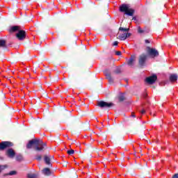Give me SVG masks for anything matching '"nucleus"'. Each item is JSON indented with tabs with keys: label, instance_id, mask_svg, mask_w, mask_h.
<instances>
[{
	"label": "nucleus",
	"instance_id": "39448f33",
	"mask_svg": "<svg viewBox=\"0 0 178 178\" xmlns=\"http://www.w3.org/2000/svg\"><path fill=\"white\" fill-rule=\"evenodd\" d=\"M13 147V143L9 141H3L0 143V151H3L6 148H10Z\"/></svg>",
	"mask_w": 178,
	"mask_h": 178
},
{
	"label": "nucleus",
	"instance_id": "a878e982",
	"mask_svg": "<svg viewBox=\"0 0 178 178\" xmlns=\"http://www.w3.org/2000/svg\"><path fill=\"white\" fill-rule=\"evenodd\" d=\"M71 177L77 178L79 177V176L77 175V173L74 171L71 173Z\"/></svg>",
	"mask_w": 178,
	"mask_h": 178
},
{
	"label": "nucleus",
	"instance_id": "49530a36",
	"mask_svg": "<svg viewBox=\"0 0 178 178\" xmlns=\"http://www.w3.org/2000/svg\"><path fill=\"white\" fill-rule=\"evenodd\" d=\"M87 126H88V129H89L90 127L88 126V124H87Z\"/></svg>",
	"mask_w": 178,
	"mask_h": 178
},
{
	"label": "nucleus",
	"instance_id": "4be33fe9",
	"mask_svg": "<svg viewBox=\"0 0 178 178\" xmlns=\"http://www.w3.org/2000/svg\"><path fill=\"white\" fill-rule=\"evenodd\" d=\"M114 73H115V74H120V73H122V70H120V67L116 68V70L114 71Z\"/></svg>",
	"mask_w": 178,
	"mask_h": 178
},
{
	"label": "nucleus",
	"instance_id": "de8ad7c7",
	"mask_svg": "<svg viewBox=\"0 0 178 178\" xmlns=\"http://www.w3.org/2000/svg\"><path fill=\"white\" fill-rule=\"evenodd\" d=\"M153 88L155 89V86H153Z\"/></svg>",
	"mask_w": 178,
	"mask_h": 178
},
{
	"label": "nucleus",
	"instance_id": "58836bf2",
	"mask_svg": "<svg viewBox=\"0 0 178 178\" xmlns=\"http://www.w3.org/2000/svg\"><path fill=\"white\" fill-rule=\"evenodd\" d=\"M58 80H59V76H56V79L54 80V81H58Z\"/></svg>",
	"mask_w": 178,
	"mask_h": 178
},
{
	"label": "nucleus",
	"instance_id": "9b49d317",
	"mask_svg": "<svg viewBox=\"0 0 178 178\" xmlns=\"http://www.w3.org/2000/svg\"><path fill=\"white\" fill-rule=\"evenodd\" d=\"M134 62H136V56H131L130 58L127 60V64L130 67H133L134 66Z\"/></svg>",
	"mask_w": 178,
	"mask_h": 178
},
{
	"label": "nucleus",
	"instance_id": "72a5a7b5",
	"mask_svg": "<svg viewBox=\"0 0 178 178\" xmlns=\"http://www.w3.org/2000/svg\"><path fill=\"white\" fill-rule=\"evenodd\" d=\"M172 178H178V173L175 174Z\"/></svg>",
	"mask_w": 178,
	"mask_h": 178
},
{
	"label": "nucleus",
	"instance_id": "4468645a",
	"mask_svg": "<svg viewBox=\"0 0 178 178\" xmlns=\"http://www.w3.org/2000/svg\"><path fill=\"white\" fill-rule=\"evenodd\" d=\"M178 75L177 74H171L169 76V80L171 83H176L177 81Z\"/></svg>",
	"mask_w": 178,
	"mask_h": 178
},
{
	"label": "nucleus",
	"instance_id": "79ce46f5",
	"mask_svg": "<svg viewBox=\"0 0 178 178\" xmlns=\"http://www.w3.org/2000/svg\"><path fill=\"white\" fill-rule=\"evenodd\" d=\"M132 20H137V18H136V17H134L132 18Z\"/></svg>",
	"mask_w": 178,
	"mask_h": 178
},
{
	"label": "nucleus",
	"instance_id": "bb28decb",
	"mask_svg": "<svg viewBox=\"0 0 178 178\" xmlns=\"http://www.w3.org/2000/svg\"><path fill=\"white\" fill-rule=\"evenodd\" d=\"M35 159L36 161H41V159H42V156H41V154H38L35 156Z\"/></svg>",
	"mask_w": 178,
	"mask_h": 178
},
{
	"label": "nucleus",
	"instance_id": "473e14b6",
	"mask_svg": "<svg viewBox=\"0 0 178 178\" xmlns=\"http://www.w3.org/2000/svg\"><path fill=\"white\" fill-rule=\"evenodd\" d=\"M119 44V42H118V41H115L114 42H113V45H114V46H118V44Z\"/></svg>",
	"mask_w": 178,
	"mask_h": 178
},
{
	"label": "nucleus",
	"instance_id": "0eeeda50",
	"mask_svg": "<svg viewBox=\"0 0 178 178\" xmlns=\"http://www.w3.org/2000/svg\"><path fill=\"white\" fill-rule=\"evenodd\" d=\"M155 81H156V74H154L153 76L147 77L145 79V82L149 85L154 84V83H155Z\"/></svg>",
	"mask_w": 178,
	"mask_h": 178
},
{
	"label": "nucleus",
	"instance_id": "e433bc0d",
	"mask_svg": "<svg viewBox=\"0 0 178 178\" xmlns=\"http://www.w3.org/2000/svg\"><path fill=\"white\" fill-rule=\"evenodd\" d=\"M145 44H149L151 42L149 40H145Z\"/></svg>",
	"mask_w": 178,
	"mask_h": 178
},
{
	"label": "nucleus",
	"instance_id": "c03bdc74",
	"mask_svg": "<svg viewBox=\"0 0 178 178\" xmlns=\"http://www.w3.org/2000/svg\"><path fill=\"white\" fill-rule=\"evenodd\" d=\"M99 130L100 131H102V129H101V128H99Z\"/></svg>",
	"mask_w": 178,
	"mask_h": 178
},
{
	"label": "nucleus",
	"instance_id": "7c9ffc66",
	"mask_svg": "<svg viewBox=\"0 0 178 178\" xmlns=\"http://www.w3.org/2000/svg\"><path fill=\"white\" fill-rule=\"evenodd\" d=\"M115 55H117V56H120V55H122V51H115Z\"/></svg>",
	"mask_w": 178,
	"mask_h": 178
},
{
	"label": "nucleus",
	"instance_id": "dca6fc26",
	"mask_svg": "<svg viewBox=\"0 0 178 178\" xmlns=\"http://www.w3.org/2000/svg\"><path fill=\"white\" fill-rule=\"evenodd\" d=\"M42 173L44 175V176H51L52 175V172H51V169L49 168H45L42 170Z\"/></svg>",
	"mask_w": 178,
	"mask_h": 178
},
{
	"label": "nucleus",
	"instance_id": "8fccbe9b",
	"mask_svg": "<svg viewBox=\"0 0 178 178\" xmlns=\"http://www.w3.org/2000/svg\"><path fill=\"white\" fill-rule=\"evenodd\" d=\"M123 156H124V154H122Z\"/></svg>",
	"mask_w": 178,
	"mask_h": 178
},
{
	"label": "nucleus",
	"instance_id": "09e8293b",
	"mask_svg": "<svg viewBox=\"0 0 178 178\" xmlns=\"http://www.w3.org/2000/svg\"><path fill=\"white\" fill-rule=\"evenodd\" d=\"M153 116H155V114H153Z\"/></svg>",
	"mask_w": 178,
	"mask_h": 178
},
{
	"label": "nucleus",
	"instance_id": "37998d69",
	"mask_svg": "<svg viewBox=\"0 0 178 178\" xmlns=\"http://www.w3.org/2000/svg\"><path fill=\"white\" fill-rule=\"evenodd\" d=\"M49 158H51V159H54V156H49Z\"/></svg>",
	"mask_w": 178,
	"mask_h": 178
},
{
	"label": "nucleus",
	"instance_id": "9d476101",
	"mask_svg": "<svg viewBox=\"0 0 178 178\" xmlns=\"http://www.w3.org/2000/svg\"><path fill=\"white\" fill-rule=\"evenodd\" d=\"M131 33H122V34L119 35L118 38L119 40H120L121 41H124L125 40L129 38V37H131Z\"/></svg>",
	"mask_w": 178,
	"mask_h": 178
},
{
	"label": "nucleus",
	"instance_id": "c85d7f7f",
	"mask_svg": "<svg viewBox=\"0 0 178 178\" xmlns=\"http://www.w3.org/2000/svg\"><path fill=\"white\" fill-rule=\"evenodd\" d=\"M138 32L140 33V34H143V33H144V31L143 29H141L140 27H138Z\"/></svg>",
	"mask_w": 178,
	"mask_h": 178
},
{
	"label": "nucleus",
	"instance_id": "f3484780",
	"mask_svg": "<svg viewBox=\"0 0 178 178\" xmlns=\"http://www.w3.org/2000/svg\"><path fill=\"white\" fill-rule=\"evenodd\" d=\"M44 159L46 165H48L49 166L51 165V157H49V156L44 155Z\"/></svg>",
	"mask_w": 178,
	"mask_h": 178
},
{
	"label": "nucleus",
	"instance_id": "412c9836",
	"mask_svg": "<svg viewBox=\"0 0 178 178\" xmlns=\"http://www.w3.org/2000/svg\"><path fill=\"white\" fill-rule=\"evenodd\" d=\"M16 161H18L19 162H20L21 161H23V156L22 154H18L16 156Z\"/></svg>",
	"mask_w": 178,
	"mask_h": 178
},
{
	"label": "nucleus",
	"instance_id": "7ed1b4c3",
	"mask_svg": "<svg viewBox=\"0 0 178 178\" xmlns=\"http://www.w3.org/2000/svg\"><path fill=\"white\" fill-rule=\"evenodd\" d=\"M147 59H148L147 54H142L139 56L138 65H139L140 67H144V66H145V63H146Z\"/></svg>",
	"mask_w": 178,
	"mask_h": 178
},
{
	"label": "nucleus",
	"instance_id": "a18cd8bd",
	"mask_svg": "<svg viewBox=\"0 0 178 178\" xmlns=\"http://www.w3.org/2000/svg\"><path fill=\"white\" fill-rule=\"evenodd\" d=\"M44 95H45V97H47V95L46 93H44Z\"/></svg>",
	"mask_w": 178,
	"mask_h": 178
},
{
	"label": "nucleus",
	"instance_id": "393cba45",
	"mask_svg": "<svg viewBox=\"0 0 178 178\" xmlns=\"http://www.w3.org/2000/svg\"><path fill=\"white\" fill-rule=\"evenodd\" d=\"M6 168H8L7 165H0V173H1V172H2V170H5V169H6Z\"/></svg>",
	"mask_w": 178,
	"mask_h": 178
},
{
	"label": "nucleus",
	"instance_id": "a19ab883",
	"mask_svg": "<svg viewBox=\"0 0 178 178\" xmlns=\"http://www.w3.org/2000/svg\"><path fill=\"white\" fill-rule=\"evenodd\" d=\"M131 116L132 118H136V115L134 114V113H131Z\"/></svg>",
	"mask_w": 178,
	"mask_h": 178
},
{
	"label": "nucleus",
	"instance_id": "c9c22d12",
	"mask_svg": "<svg viewBox=\"0 0 178 178\" xmlns=\"http://www.w3.org/2000/svg\"><path fill=\"white\" fill-rule=\"evenodd\" d=\"M104 135H105V132H103V133H101V134H98L99 137H101V136H104Z\"/></svg>",
	"mask_w": 178,
	"mask_h": 178
},
{
	"label": "nucleus",
	"instance_id": "f257e3e1",
	"mask_svg": "<svg viewBox=\"0 0 178 178\" xmlns=\"http://www.w3.org/2000/svg\"><path fill=\"white\" fill-rule=\"evenodd\" d=\"M33 145H35L33 149L36 151V152H41V151H44V149L47 148V143L42 142L41 139H33L29 140L26 145V149H31Z\"/></svg>",
	"mask_w": 178,
	"mask_h": 178
},
{
	"label": "nucleus",
	"instance_id": "c756f323",
	"mask_svg": "<svg viewBox=\"0 0 178 178\" xmlns=\"http://www.w3.org/2000/svg\"><path fill=\"white\" fill-rule=\"evenodd\" d=\"M156 56H157L158 60H161V59H162L161 56H159V52H158V51H156Z\"/></svg>",
	"mask_w": 178,
	"mask_h": 178
},
{
	"label": "nucleus",
	"instance_id": "6ab92c4d",
	"mask_svg": "<svg viewBox=\"0 0 178 178\" xmlns=\"http://www.w3.org/2000/svg\"><path fill=\"white\" fill-rule=\"evenodd\" d=\"M15 175H17V172L16 170L10 171L8 174H6V176H15Z\"/></svg>",
	"mask_w": 178,
	"mask_h": 178
},
{
	"label": "nucleus",
	"instance_id": "cd10ccee",
	"mask_svg": "<svg viewBox=\"0 0 178 178\" xmlns=\"http://www.w3.org/2000/svg\"><path fill=\"white\" fill-rule=\"evenodd\" d=\"M67 154H68V155H73V154H74V150L73 149L67 150Z\"/></svg>",
	"mask_w": 178,
	"mask_h": 178
},
{
	"label": "nucleus",
	"instance_id": "2f4dec72",
	"mask_svg": "<svg viewBox=\"0 0 178 178\" xmlns=\"http://www.w3.org/2000/svg\"><path fill=\"white\" fill-rule=\"evenodd\" d=\"M35 70H36L37 69H38V67H40V64L38 63H35Z\"/></svg>",
	"mask_w": 178,
	"mask_h": 178
},
{
	"label": "nucleus",
	"instance_id": "6e6552de",
	"mask_svg": "<svg viewBox=\"0 0 178 178\" xmlns=\"http://www.w3.org/2000/svg\"><path fill=\"white\" fill-rule=\"evenodd\" d=\"M147 55H149V56H151L152 58H155V56H156V49H152L151 47H147Z\"/></svg>",
	"mask_w": 178,
	"mask_h": 178
},
{
	"label": "nucleus",
	"instance_id": "ddd939ff",
	"mask_svg": "<svg viewBox=\"0 0 178 178\" xmlns=\"http://www.w3.org/2000/svg\"><path fill=\"white\" fill-rule=\"evenodd\" d=\"M22 30V26H13L8 29L9 33H16Z\"/></svg>",
	"mask_w": 178,
	"mask_h": 178
},
{
	"label": "nucleus",
	"instance_id": "3c124183",
	"mask_svg": "<svg viewBox=\"0 0 178 178\" xmlns=\"http://www.w3.org/2000/svg\"><path fill=\"white\" fill-rule=\"evenodd\" d=\"M128 159H130V158H129V157H128Z\"/></svg>",
	"mask_w": 178,
	"mask_h": 178
},
{
	"label": "nucleus",
	"instance_id": "5701e85b",
	"mask_svg": "<svg viewBox=\"0 0 178 178\" xmlns=\"http://www.w3.org/2000/svg\"><path fill=\"white\" fill-rule=\"evenodd\" d=\"M118 99L120 102H123L126 99V97H124L123 95H120L118 97Z\"/></svg>",
	"mask_w": 178,
	"mask_h": 178
},
{
	"label": "nucleus",
	"instance_id": "aec40b11",
	"mask_svg": "<svg viewBox=\"0 0 178 178\" xmlns=\"http://www.w3.org/2000/svg\"><path fill=\"white\" fill-rule=\"evenodd\" d=\"M130 31V29L129 28H123L122 26H120L119 28V31H125V32H127V31Z\"/></svg>",
	"mask_w": 178,
	"mask_h": 178
},
{
	"label": "nucleus",
	"instance_id": "423d86ee",
	"mask_svg": "<svg viewBox=\"0 0 178 178\" xmlns=\"http://www.w3.org/2000/svg\"><path fill=\"white\" fill-rule=\"evenodd\" d=\"M26 31L24 30H20L18 31V33H16L15 36L16 38H17V40H19V41H23L24 40H26Z\"/></svg>",
	"mask_w": 178,
	"mask_h": 178
},
{
	"label": "nucleus",
	"instance_id": "ea45409f",
	"mask_svg": "<svg viewBox=\"0 0 178 178\" xmlns=\"http://www.w3.org/2000/svg\"><path fill=\"white\" fill-rule=\"evenodd\" d=\"M140 113H142V115H144V113H145V110H142L141 111H140Z\"/></svg>",
	"mask_w": 178,
	"mask_h": 178
},
{
	"label": "nucleus",
	"instance_id": "f704fd0d",
	"mask_svg": "<svg viewBox=\"0 0 178 178\" xmlns=\"http://www.w3.org/2000/svg\"><path fill=\"white\" fill-rule=\"evenodd\" d=\"M63 166L64 168H66V166H67V162L65 161V162H64V164L63 165Z\"/></svg>",
	"mask_w": 178,
	"mask_h": 178
},
{
	"label": "nucleus",
	"instance_id": "b1692460",
	"mask_svg": "<svg viewBox=\"0 0 178 178\" xmlns=\"http://www.w3.org/2000/svg\"><path fill=\"white\" fill-rule=\"evenodd\" d=\"M157 14L159 15V17H162V15H163V11L161 10V9H158Z\"/></svg>",
	"mask_w": 178,
	"mask_h": 178
},
{
	"label": "nucleus",
	"instance_id": "f03ea898",
	"mask_svg": "<svg viewBox=\"0 0 178 178\" xmlns=\"http://www.w3.org/2000/svg\"><path fill=\"white\" fill-rule=\"evenodd\" d=\"M120 12L124 13L127 16H134V9L129 8L127 4H122L120 6Z\"/></svg>",
	"mask_w": 178,
	"mask_h": 178
},
{
	"label": "nucleus",
	"instance_id": "4c0bfd02",
	"mask_svg": "<svg viewBox=\"0 0 178 178\" xmlns=\"http://www.w3.org/2000/svg\"><path fill=\"white\" fill-rule=\"evenodd\" d=\"M102 136H103V139H104V140H106V134H105V133H104V135H102Z\"/></svg>",
	"mask_w": 178,
	"mask_h": 178
},
{
	"label": "nucleus",
	"instance_id": "a211bd4d",
	"mask_svg": "<svg viewBox=\"0 0 178 178\" xmlns=\"http://www.w3.org/2000/svg\"><path fill=\"white\" fill-rule=\"evenodd\" d=\"M38 174L29 173L27 175L28 178H38Z\"/></svg>",
	"mask_w": 178,
	"mask_h": 178
},
{
	"label": "nucleus",
	"instance_id": "2eb2a0df",
	"mask_svg": "<svg viewBox=\"0 0 178 178\" xmlns=\"http://www.w3.org/2000/svg\"><path fill=\"white\" fill-rule=\"evenodd\" d=\"M0 48L3 49H8V44H6V40L1 39L0 40Z\"/></svg>",
	"mask_w": 178,
	"mask_h": 178
},
{
	"label": "nucleus",
	"instance_id": "20e7f679",
	"mask_svg": "<svg viewBox=\"0 0 178 178\" xmlns=\"http://www.w3.org/2000/svg\"><path fill=\"white\" fill-rule=\"evenodd\" d=\"M97 106H99L102 109H104V108H112V106H115V104H113V102L108 103L106 102L100 101L97 102Z\"/></svg>",
	"mask_w": 178,
	"mask_h": 178
},
{
	"label": "nucleus",
	"instance_id": "1a4fd4ad",
	"mask_svg": "<svg viewBox=\"0 0 178 178\" xmlns=\"http://www.w3.org/2000/svg\"><path fill=\"white\" fill-rule=\"evenodd\" d=\"M104 75L106 76V79L108 80L110 83H113V78H112V75H111V72L109 70H106L104 71Z\"/></svg>",
	"mask_w": 178,
	"mask_h": 178
},
{
	"label": "nucleus",
	"instance_id": "f8f14e48",
	"mask_svg": "<svg viewBox=\"0 0 178 178\" xmlns=\"http://www.w3.org/2000/svg\"><path fill=\"white\" fill-rule=\"evenodd\" d=\"M6 155L8 158L13 159L16 156V152H15L13 149L10 148L6 151Z\"/></svg>",
	"mask_w": 178,
	"mask_h": 178
}]
</instances>
